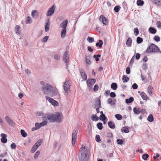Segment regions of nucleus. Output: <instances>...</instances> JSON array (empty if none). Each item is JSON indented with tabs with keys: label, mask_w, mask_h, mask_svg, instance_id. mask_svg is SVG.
Returning a JSON list of instances; mask_svg holds the SVG:
<instances>
[{
	"label": "nucleus",
	"mask_w": 161,
	"mask_h": 161,
	"mask_svg": "<svg viewBox=\"0 0 161 161\" xmlns=\"http://www.w3.org/2000/svg\"><path fill=\"white\" fill-rule=\"evenodd\" d=\"M99 118L96 114H92V119L93 121H97Z\"/></svg>",
	"instance_id": "2f4dec72"
},
{
	"label": "nucleus",
	"mask_w": 161,
	"mask_h": 161,
	"mask_svg": "<svg viewBox=\"0 0 161 161\" xmlns=\"http://www.w3.org/2000/svg\"><path fill=\"white\" fill-rule=\"evenodd\" d=\"M100 106V108L101 107V104L100 99L98 98H96L95 99V107L96 108H98L99 106Z\"/></svg>",
	"instance_id": "2eb2a0df"
},
{
	"label": "nucleus",
	"mask_w": 161,
	"mask_h": 161,
	"mask_svg": "<svg viewBox=\"0 0 161 161\" xmlns=\"http://www.w3.org/2000/svg\"><path fill=\"white\" fill-rule=\"evenodd\" d=\"M69 52L68 51H66L64 54L63 57V60L67 58H69Z\"/></svg>",
	"instance_id": "c756f323"
},
{
	"label": "nucleus",
	"mask_w": 161,
	"mask_h": 161,
	"mask_svg": "<svg viewBox=\"0 0 161 161\" xmlns=\"http://www.w3.org/2000/svg\"><path fill=\"white\" fill-rule=\"evenodd\" d=\"M39 14L38 11L36 10H33L31 12V16L32 17L36 19L38 17Z\"/></svg>",
	"instance_id": "f8f14e48"
},
{
	"label": "nucleus",
	"mask_w": 161,
	"mask_h": 161,
	"mask_svg": "<svg viewBox=\"0 0 161 161\" xmlns=\"http://www.w3.org/2000/svg\"><path fill=\"white\" fill-rule=\"evenodd\" d=\"M140 95L142 98L144 100H147V95L144 92H142L140 94Z\"/></svg>",
	"instance_id": "a878e982"
},
{
	"label": "nucleus",
	"mask_w": 161,
	"mask_h": 161,
	"mask_svg": "<svg viewBox=\"0 0 161 161\" xmlns=\"http://www.w3.org/2000/svg\"><path fill=\"white\" fill-rule=\"evenodd\" d=\"M42 126H43L46 125L47 124V122L46 120H44L41 123Z\"/></svg>",
	"instance_id": "6e6d98bb"
},
{
	"label": "nucleus",
	"mask_w": 161,
	"mask_h": 161,
	"mask_svg": "<svg viewBox=\"0 0 161 161\" xmlns=\"http://www.w3.org/2000/svg\"><path fill=\"white\" fill-rule=\"evenodd\" d=\"M158 7L161 6V0H149Z\"/></svg>",
	"instance_id": "ddd939ff"
},
{
	"label": "nucleus",
	"mask_w": 161,
	"mask_h": 161,
	"mask_svg": "<svg viewBox=\"0 0 161 161\" xmlns=\"http://www.w3.org/2000/svg\"><path fill=\"white\" fill-rule=\"evenodd\" d=\"M122 80H123L124 83L127 82L129 80V78L127 76V75H124L123 76Z\"/></svg>",
	"instance_id": "c85d7f7f"
},
{
	"label": "nucleus",
	"mask_w": 161,
	"mask_h": 161,
	"mask_svg": "<svg viewBox=\"0 0 161 161\" xmlns=\"http://www.w3.org/2000/svg\"><path fill=\"white\" fill-rule=\"evenodd\" d=\"M134 101V99L133 97H130L128 99H125V103L127 104H130Z\"/></svg>",
	"instance_id": "4be33fe9"
},
{
	"label": "nucleus",
	"mask_w": 161,
	"mask_h": 161,
	"mask_svg": "<svg viewBox=\"0 0 161 161\" xmlns=\"http://www.w3.org/2000/svg\"><path fill=\"white\" fill-rule=\"evenodd\" d=\"M149 32L152 34H155L156 33V29L155 28L151 27L149 28Z\"/></svg>",
	"instance_id": "412c9836"
},
{
	"label": "nucleus",
	"mask_w": 161,
	"mask_h": 161,
	"mask_svg": "<svg viewBox=\"0 0 161 161\" xmlns=\"http://www.w3.org/2000/svg\"><path fill=\"white\" fill-rule=\"evenodd\" d=\"M121 131L126 133H128L129 132V130L127 126H124L123 127L121 130Z\"/></svg>",
	"instance_id": "b1692460"
},
{
	"label": "nucleus",
	"mask_w": 161,
	"mask_h": 161,
	"mask_svg": "<svg viewBox=\"0 0 161 161\" xmlns=\"http://www.w3.org/2000/svg\"><path fill=\"white\" fill-rule=\"evenodd\" d=\"M115 116L116 119L118 120H120L122 118V115L119 114H116Z\"/></svg>",
	"instance_id": "37998d69"
},
{
	"label": "nucleus",
	"mask_w": 161,
	"mask_h": 161,
	"mask_svg": "<svg viewBox=\"0 0 161 161\" xmlns=\"http://www.w3.org/2000/svg\"><path fill=\"white\" fill-rule=\"evenodd\" d=\"M96 80L95 79H89L86 81V83L87 86L89 88H91L92 86L95 83Z\"/></svg>",
	"instance_id": "1a4fd4ad"
},
{
	"label": "nucleus",
	"mask_w": 161,
	"mask_h": 161,
	"mask_svg": "<svg viewBox=\"0 0 161 161\" xmlns=\"http://www.w3.org/2000/svg\"><path fill=\"white\" fill-rule=\"evenodd\" d=\"M97 128L100 130H102L103 128V125L101 122H99L97 124Z\"/></svg>",
	"instance_id": "c9c22d12"
},
{
	"label": "nucleus",
	"mask_w": 161,
	"mask_h": 161,
	"mask_svg": "<svg viewBox=\"0 0 161 161\" xmlns=\"http://www.w3.org/2000/svg\"><path fill=\"white\" fill-rule=\"evenodd\" d=\"M1 136L2 137L1 138V141L3 143H5L7 142V135L4 133H1Z\"/></svg>",
	"instance_id": "9b49d317"
},
{
	"label": "nucleus",
	"mask_w": 161,
	"mask_h": 161,
	"mask_svg": "<svg viewBox=\"0 0 161 161\" xmlns=\"http://www.w3.org/2000/svg\"><path fill=\"white\" fill-rule=\"evenodd\" d=\"M66 29H63L61 32V38H64L66 35Z\"/></svg>",
	"instance_id": "6ab92c4d"
},
{
	"label": "nucleus",
	"mask_w": 161,
	"mask_h": 161,
	"mask_svg": "<svg viewBox=\"0 0 161 161\" xmlns=\"http://www.w3.org/2000/svg\"><path fill=\"white\" fill-rule=\"evenodd\" d=\"M108 126L111 129H114L115 128V126L114 123L112 121H109L108 122Z\"/></svg>",
	"instance_id": "aec40b11"
},
{
	"label": "nucleus",
	"mask_w": 161,
	"mask_h": 161,
	"mask_svg": "<svg viewBox=\"0 0 161 161\" xmlns=\"http://www.w3.org/2000/svg\"><path fill=\"white\" fill-rule=\"evenodd\" d=\"M50 21H47L45 23V31L46 32L48 31L50 29Z\"/></svg>",
	"instance_id": "dca6fc26"
},
{
	"label": "nucleus",
	"mask_w": 161,
	"mask_h": 161,
	"mask_svg": "<svg viewBox=\"0 0 161 161\" xmlns=\"http://www.w3.org/2000/svg\"><path fill=\"white\" fill-rule=\"evenodd\" d=\"M70 80L69 79H66L64 83L63 87L65 93L64 95L67 98H69L68 94L70 92L69 90L70 88Z\"/></svg>",
	"instance_id": "20e7f679"
},
{
	"label": "nucleus",
	"mask_w": 161,
	"mask_h": 161,
	"mask_svg": "<svg viewBox=\"0 0 161 161\" xmlns=\"http://www.w3.org/2000/svg\"><path fill=\"white\" fill-rule=\"evenodd\" d=\"M143 70H146L147 69V65L146 64H144L142 66Z\"/></svg>",
	"instance_id": "0e129e2a"
},
{
	"label": "nucleus",
	"mask_w": 161,
	"mask_h": 161,
	"mask_svg": "<svg viewBox=\"0 0 161 161\" xmlns=\"http://www.w3.org/2000/svg\"><path fill=\"white\" fill-rule=\"evenodd\" d=\"M98 88H99L97 84L95 85L94 86V87L93 88V90L94 91L96 92L98 90Z\"/></svg>",
	"instance_id": "774afa93"
},
{
	"label": "nucleus",
	"mask_w": 161,
	"mask_h": 161,
	"mask_svg": "<svg viewBox=\"0 0 161 161\" xmlns=\"http://www.w3.org/2000/svg\"><path fill=\"white\" fill-rule=\"evenodd\" d=\"M143 39L140 37H138L137 38L136 42L138 44L141 43L143 42Z\"/></svg>",
	"instance_id": "79ce46f5"
},
{
	"label": "nucleus",
	"mask_w": 161,
	"mask_h": 161,
	"mask_svg": "<svg viewBox=\"0 0 161 161\" xmlns=\"http://www.w3.org/2000/svg\"><path fill=\"white\" fill-rule=\"evenodd\" d=\"M149 157V155L147 153L143 154L142 155V158L144 160H146Z\"/></svg>",
	"instance_id": "ea45409f"
},
{
	"label": "nucleus",
	"mask_w": 161,
	"mask_h": 161,
	"mask_svg": "<svg viewBox=\"0 0 161 161\" xmlns=\"http://www.w3.org/2000/svg\"><path fill=\"white\" fill-rule=\"evenodd\" d=\"M49 38V36H44L42 40V41L43 42H46Z\"/></svg>",
	"instance_id": "c03bdc74"
},
{
	"label": "nucleus",
	"mask_w": 161,
	"mask_h": 161,
	"mask_svg": "<svg viewBox=\"0 0 161 161\" xmlns=\"http://www.w3.org/2000/svg\"><path fill=\"white\" fill-rule=\"evenodd\" d=\"M116 142L118 144L121 145L123 144L124 140L123 139H118L116 140Z\"/></svg>",
	"instance_id": "e433bc0d"
},
{
	"label": "nucleus",
	"mask_w": 161,
	"mask_h": 161,
	"mask_svg": "<svg viewBox=\"0 0 161 161\" xmlns=\"http://www.w3.org/2000/svg\"><path fill=\"white\" fill-rule=\"evenodd\" d=\"M101 57V55L99 54H95L93 56V58H95L96 61H98L99 60V57Z\"/></svg>",
	"instance_id": "4c0bfd02"
},
{
	"label": "nucleus",
	"mask_w": 161,
	"mask_h": 161,
	"mask_svg": "<svg viewBox=\"0 0 161 161\" xmlns=\"http://www.w3.org/2000/svg\"><path fill=\"white\" fill-rule=\"evenodd\" d=\"M35 126L38 129L40 128L42 126L41 123L36 122L35 124Z\"/></svg>",
	"instance_id": "5fc2aeb1"
},
{
	"label": "nucleus",
	"mask_w": 161,
	"mask_h": 161,
	"mask_svg": "<svg viewBox=\"0 0 161 161\" xmlns=\"http://www.w3.org/2000/svg\"><path fill=\"white\" fill-rule=\"evenodd\" d=\"M153 39L156 42H159L160 41V37L158 36H154Z\"/></svg>",
	"instance_id": "09e8293b"
},
{
	"label": "nucleus",
	"mask_w": 161,
	"mask_h": 161,
	"mask_svg": "<svg viewBox=\"0 0 161 161\" xmlns=\"http://www.w3.org/2000/svg\"><path fill=\"white\" fill-rule=\"evenodd\" d=\"M110 96L112 98H114L116 96V94L114 92H111L110 93Z\"/></svg>",
	"instance_id": "052dcab7"
},
{
	"label": "nucleus",
	"mask_w": 161,
	"mask_h": 161,
	"mask_svg": "<svg viewBox=\"0 0 161 161\" xmlns=\"http://www.w3.org/2000/svg\"><path fill=\"white\" fill-rule=\"evenodd\" d=\"M68 23V21H63L60 25V26L63 29H66Z\"/></svg>",
	"instance_id": "f3484780"
},
{
	"label": "nucleus",
	"mask_w": 161,
	"mask_h": 161,
	"mask_svg": "<svg viewBox=\"0 0 161 161\" xmlns=\"http://www.w3.org/2000/svg\"><path fill=\"white\" fill-rule=\"evenodd\" d=\"M80 149H82V151H80L79 153V161H87L90 154L89 149L88 147L82 146Z\"/></svg>",
	"instance_id": "f257e3e1"
},
{
	"label": "nucleus",
	"mask_w": 161,
	"mask_h": 161,
	"mask_svg": "<svg viewBox=\"0 0 161 161\" xmlns=\"http://www.w3.org/2000/svg\"><path fill=\"white\" fill-rule=\"evenodd\" d=\"M56 8V6L55 4H53L48 10L46 15L47 16H51L53 15L55 11Z\"/></svg>",
	"instance_id": "6e6552de"
},
{
	"label": "nucleus",
	"mask_w": 161,
	"mask_h": 161,
	"mask_svg": "<svg viewBox=\"0 0 161 161\" xmlns=\"http://www.w3.org/2000/svg\"><path fill=\"white\" fill-rule=\"evenodd\" d=\"M87 40L90 43H92L94 41V39L93 37H88L87 39Z\"/></svg>",
	"instance_id": "49530a36"
},
{
	"label": "nucleus",
	"mask_w": 161,
	"mask_h": 161,
	"mask_svg": "<svg viewBox=\"0 0 161 161\" xmlns=\"http://www.w3.org/2000/svg\"><path fill=\"white\" fill-rule=\"evenodd\" d=\"M132 40L130 37H129L126 42V44L128 47H130L132 43Z\"/></svg>",
	"instance_id": "a211bd4d"
},
{
	"label": "nucleus",
	"mask_w": 161,
	"mask_h": 161,
	"mask_svg": "<svg viewBox=\"0 0 161 161\" xmlns=\"http://www.w3.org/2000/svg\"><path fill=\"white\" fill-rule=\"evenodd\" d=\"M116 100H114L113 101L112 99L111 98H109L108 100V103L112 105H114L115 104V102H116Z\"/></svg>",
	"instance_id": "bb28decb"
},
{
	"label": "nucleus",
	"mask_w": 161,
	"mask_h": 161,
	"mask_svg": "<svg viewBox=\"0 0 161 161\" xmlns=\"http://www.w3.org/2000/svg\"><path fill=\"white\" fill-rule=\"evenodd\" d=\"M77 130H74L72 133V145L73 147L75 146V142L77 139Z\"/></svg>",
	"instance_id": "0eeeda50"
},
{
	"label": "nucleus",
	"mask_w": 161,
	"mask_h": 161,
	"mask_svg": "<svg viewBox=\"0 0 161 161\" xmlns=\"http://www.w3.org/2000/svg\"><path fill=\"white\" fill-rule=\"evenodd\" d=\"M53 87L48 84H46L45 86H42V89L43 91L47 90L50 92H53Z\"/></svg>",
	"instance_id": "423d86ee"
},
{
	"label": "nucleus",
	"mask_w": 161,
	"mask_h": 161,
	"mask_svg": "<svg viewBox=\"0 0 161 161\" xmlns=\"http://www.w3.org/2000/svg\"><path fill=\"white\" fill-rule=\"evenodd\" d=\"M20 133L22 136L24 137H25L27 136V134L25 131L23 129L20 130Z\"/></svg>",
	"instance_id": "473e14b6"
},
{
	"label": "nucleus",
	"mask_w": 161,
	"mask_h": 161,
	"mask_svg": "<svg viewBox=\"0 0 161 161\" xmlns=\"http://www.w3.org/2000/svg\"><path fill=\"white\" fill-rule=\"evenodd\" d=\"M37 115L38 116H44V114L42 111H39L37 112Z\"/></svg>",
	"instance_id": "13d9d810"
},
{
	"label": "nucleus",
	"mask_w": 161,
	"mask_h": 161,
	"mask_svg": "<svg viewBox=\"0 0 161 161\" xmlns=\"http://www.w3.org/2000/svg\"><path fill=\"white\" fill-rule=\"evenodd\" d=\"M95 139L96 141L98 142H99L101 141V140L100 138V136L98 135H96Z\"/></svg>",
	"instance_id": "de8ad7c7"
},
{
	"label": "nucleus",
	"mask_w": 161,
	"mask_h": 161,
	"mask_svg": "<svg viewBox=\"0 0 161 161\" xmlns=\"http://www.w3.org/2000/svg\"><path fill=\"white\" fill-rule=\"evenodd\" d=\"M5 119L8 124L10 126H12L14 123L13 121L8 116H6Z\"/></svg>",
	"instance_id": "4468645a"
},
{
	"label": "nucleus",
	"mask_w": 161,
	"mask_h": 161,
	"mask_svg": "<svg viewBox=\"0 0 161 161\" xmlns=\"http://www.w3.org/2000/svg\"><path fill=\"white\" fill-rule=\"evenodd\" d=\"M136 3L137 5L139 6H142L143 5L144 2L142 0H137Z\"/></svg>",
	"instance_id": "a19ab883"
},
{
	"label": "nucleus",
	"mask_w": 161,
	"mask_h": 161,
	"mask_svg": "<svg viewBox=\"0 0 161 161\" xmlns=\"http://www.w3.org/2000/svg\"><path fill=\"white\" fill-rule=\"evenodd\" d=\"M141 55L139 53H137L136 54V59L137 60H139L140 57Z\"/></svg>",
	"instance_id": "69168bd1"
},
{
	"label": "nucleus",
	"mask_w": 161,
	"mask_h": 161,
	"mask_svg": "<svg viewBox=\"0 0 161 161\" xmlns=\"http://www.w3.org/2000/svg\"><path fill=\"white\" fill-rule=\"evenodd\" d=\"M62 114L61 113H58L56 114H52L48 115L47 118L50 122L57 121V122L61 123L62 121Z\"/></svg>",
	"instance_id": "f03ea898"
},
{
	"label": "nucleus",
	"mask_w": 161,
	"mask_h": 161,
	"mask_svg": "<svg viewBox=\"0 0 161 161\" xmlns=\"http://www.w3.org/2000/svg\"><path fill=\"white\" fill-rule=\"evenodd\" d=\"M46 99L54 106H57L59 105L57 101L51 97L46 96Z\"/></svg>",
	"instance_id": "39448f33"
},
{
	"label": "nucleus",
	"mask_w": 161,
	"mask_h": 161,
	"mask_svg": "<svg viewBox=\"0 0 161 161\" xmlns=\"http://www.w3.org/2000/svg\"><path fill=\"white\" fill-rule=\"evenodd\" d=\"M16 145L14 143H13L10 145L11 148L12 149H14L16 148Z\"/></svg>",
	"instance_id": "bf43d9fd"
},
{
	"label": "nucleus",
	"mask_w": 161,
	"mask_h": 161,
	"mask_svg": "<svg viewBox=\"0 0 161 161\" xmlns=\"http://www.w3.org/2000/svg\"><path fill=\"white\" fill-rule=\"evenodd\" d=\"M103 44V42L101 40H99L98 42L96 44V46L97 47H99V48H101L102 45Z\"/></svg>",
	"instance_id": "5701e85b"
},
{
	"label": "nucleus",
	"mask_w": 161,
	"mask_h": 161,
	"mask_svg": "<svg viewBox=\"0 0 161 161\" xmlns=\"http://www.w3.org/2000/svg\"><path fill=\"white\" fill-rule=\"evenodd\" d=\"M40 154V152L39 151H37L35 154L34 158L35 159L37 158L38 156Z\"/></svg>",
	"instance_id": "4d7b16f0"
},
{
	"label": "nucleus",
	"mask_w": 161,
	"mask_h": 161,
	"mask_svg": "<svg viewBox=\"0 0 161 161\" xmlns=\"http://www.w3.org/2000/svg\"><path fill=\"white\" fill-rule=\"evenodd\" d=\"M37 148L36 147L34 146V145L31 149V153H33L36 151Z\"/></svg>",
	"instance_id": "a18cd8bd"
},
{
	"label": "nucleus",
	"mask_w": 161,
	"mask_h": 161,
	"mask_svg": "<svg viewBox=\"0 0 161 161\" xmlns=\"http://www.w3.org/2000/svg\"><path fill=\"white\" fill-rule=\"evenodd\" d=\"M42 139H39L37 142L34 145V146L36 147L37 148H38L41 145L42 143Z\"/></svg>",
	"instance_id": "393cba45"
},
{
	"label": "nucleus",
	"mask_w": 161,
	"mask_h": 161,
	"mask_svg": "<svg viewBox=\"0 0 161 161\" xmlns=\"http://www.w3.org/2000/svg\"><path fill=\"white\" fill-rule=\"evenodd\" d=\"M157 27L161 29V22L159 21H158L156 23Z\"/></svg>",
	"instance_id": "680f3d73"
},
{
	"label": "nucleus",
	"mask_w": 161,
	"mask_h": 161,
	"mask_svg": "<svg viewBox=\"0 0 161 161\" xmlns=\"http://www.w3.org/2000/svg\"><path fill=\"white\" fill-rule=\"evenodd\" d=\"M111 88L113 90H115L117 88V85L116 83H112L111 86Z\"/></svg>",
	"instance_id": "7c9ffc66"
},
{
	"label": "nucleus",
	"mask_w": 161,
	"mask_h": 161,
	"mask_svg": "<svg viewBox=\"0 0 161 161\" xmlns=\"http://www.w3.org/2000/svg\"><path fill=\"white\" fill-rule=\"evenodd\" d=\"M133 112L135 114H139L141 112L136 107H135L133 108Z\"/></svg>",
	"instance_id": "72a5a7b5"
},
{
	"label": "nucleus",
	"mask_w": 161,
	"mask_h": 161,
	"mask_svg": "<svg viewBox=\"0 0 161 161\" xmlns=\"http://www.w3.org/2000/svg\"><path fill=\"white\" fill-rule=\"evenodd\" d=\"M20 28V26L19 25H17L15 28V31L17 35H19L20 34V32L19 31V29Z\"/></svg>",
	"instance_id": "f704fd0d"
},
{
	"label": "nucleus",
	"mask_w": 161,
	"mask_h": 161,
	"mask_svg": "<svg viewBox=\"0 0 161 161\" xmlns=\"http://www.w3.org/2000/svg\"><path fill=\"white\" fill-rule=\"evenodd\" d=\"M134 34L136 36H137L139 34V31L138 29V28L137 27H136L134 29Z\"/></svg>",
	"instance_id": "8fccbe9b"
},
{
	"label": "nucleus",
	"mask_w": 161,
	"mask_h": 161,
	"mask_svg": "<svg viewBox=\"0 0 161 161\" xmlns=\"http://www.w3.org/2000/svg\"><path fill=\"white\" fill-rule=\"evenodd\" d=\"M135 59V55H134L133 56H132L131 58V59L130 62V64H133L134 62Z\"/></svg>",
	"instance_id": "864d4df0"
},
{
	"label": "nucleus",
	"mask_w": 161,
	"mask_h": 161,
	"mask_svg": "<svg viewBox=\"0 0 161 161\" xmlns=\"http://www.w3.org/2000/svg\"><path fill=\"white\" fill-rule=\"evenodd\" d=\"M120 7L119 6H116L114 7V10L116 12H118L119 11Z\"/></svg>",
	"instance_id": "3c124183"
},
{
	"label": "nucleus",
	"mask_w": 161,
	"mask_h": 161,
	"mask_svg": "<svg viewBox=\"0 0 161 161\" xmlns=\"http://www.w3.org/2000/svg\"><path fill=\"white\" fill-rule=\"evenodd\" d=\"M86 62L88 64L90 65L92 63L90 60V57L89 56H87L86 57Z\"/></svg>",
	"instance_id": "58836bf2"
},
{
	"label": "nucleus",
	"mask_w": 161,
	"mask_h": 161,
	"mask_svg": "<svg viewBox=\"0 0 161 161\" xmlns=\"http://www.w3.org/2000/svg\"><path fill=\"white\" fill-rule=\"evenodd\" d=\"M146 52L148 53H153L161 54V51L158 47L153 43H151L149 45L146 50Z\"/></svg>",
	"instance_id": "7ed1b4c3"
},
{
	"label": "nucleus",
	"mask_w": 161,
	"mask_h": 161,
	"mask_svg": "<svg viewBox=\"0 0 161 161\" xmlns=\"http://www.w3.org/2000/svg\"><path fill=\"white\" fill-rule=\"evenodd\" d=\"M54 58L57 60H58L60 59V56L58 54H55L54 55Z\"/></svg>",
	"instance_id": "603ef678"
},
{
	"label": "nucleus",
	"mask_w": 161,
	"mask_h": 161,
	"mask_svg": "<svg viewBox=\"0 0 161 161\" xmlns=\"http://www.w3.org/2000/svg\"><path fill=\"white\" fill-rule=\"evenodd\" d=\"M79 71L82 78L84 80H86L87 79V75L85 73L84 70L82 68H80Z\"/></svg>",
	"instance_id": "9d476101"
},
{
	"label": "nucleus",
	"mask_w": 161,
	"mask_h": 161,
	"mask_svg": "<svg viewBox=\"0 0 161 161\" xmlns=\"http://www.w3.org/2000/svg\"><path fill=\"white\" fill-rule=\"evenodd\" d=\"M147 120L150 122H152L154 120V118L153 115L150 114L147 118Z\"/></svg>",
	"instance_id": "cd10ccee"
},
{
	"label": "nucleus",
	"mask_w": 161,
	"mask_h": 161,
	"mask_svg": "<svg viewBox=\"0 0 161 161\" xmlns=\"http://www.w3.org/2000/svg\"><path fill=\"white\" fill-rule=\"evenodd\" d=\"M130 72V67H127L126 69V73L127 74H129Z\"/></svg>",
	"instance_id": "338daca9"
},
{
	"label": "nucleus",
	"mask_w": 161,
	"mask_h": 161,
	"mask_svg": "<svg viewBox=\"0 0 161 161\" xmlns=\"http://www.w3.org/2000/svg\"><path fill=\"white\" fill-rule=\"evenodd\" d=\"M138 87V85L136 83H134L132 85V88L134 89H136Z\"/></svg>",
	"instance_id": "e2e57ef3"
}]
</instances>
